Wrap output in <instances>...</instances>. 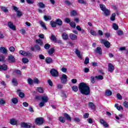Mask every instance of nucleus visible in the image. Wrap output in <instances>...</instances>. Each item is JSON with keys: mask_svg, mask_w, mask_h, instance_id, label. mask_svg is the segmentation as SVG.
Listing matches in <instances>:
<instances>
[{"mask_svg": "<svg viewBox=\"0 0 128 128\" xmlns=\"http://www.w3.org/2000/svg\"><path fill=\"white\" fill-rule=\"evenodd\" d=\"M103 12H104V14L106 16H108L110 14V11L108 8H106L104 11H103Z\"/></svg>", "mask_w": 128, "mask_h": 128, "instance_id": "obj_19", "label": "nucleus"}, {"mask_svg": "<svg viewBox=\"0 0 128 128\" xmlns=\"http://www.w3.org/2000/svg\"><path fill=\"white\" fill-rule=\"evenodd\" d=\"M39 24H40L43 30H48V28H46V24H44V22L42 21H40Z\"/></svg>", "mask_w": 128, "mask_h": 128, "instance_id": "obj_15", "label": "nucleus"}, {"mask_svg": "<svg viewBox=\"0 0 128 128\" xmlns=\"http://www.w3.org/2000/svg\"><path fill=\"white\" fill-rule=\"evenodd\" d=\"M94 52L98 54L100 56H102V50L100 47H97L96 49L94 50Z\"/></svg>", "mask_w": 128, "mask_h": 128, "instance_id": "obj_7", "label": "nucleus"}, {"mask_svg": "<svg viewBox=\"0 0 128 128\" xmlns=\"http://www.w3.org/2000/svg\"><path fill=\"white\" fill-rule=\"evenodd\" d=\"M56 24H58V26H62V21L60 19H57L56 20Z\"/></svg>", "mask_w": 128, "mask_h": 128, "instance_id": "obj_34", "label": "nucleus"}, {"mask_svg": "<svg viewBox=\"0 0 128 128\" xmlns=\"http://www.w3.org/2000/svg\"><path fill=\"white\" fill-rule=\"evenodd\" d=\"M110 20L114 22V20H116V14L114 13L112 14L110 18Z\"/></svg>", "mask_w": 128, "mask_h": 128, "instance_id": "obj_35", "label": "nucleus"}, {"mask_svg": "<svg viewBox=\"0 0 128 128\" xmlns=\"http://www.w3.org/2000/svg\"><path fill=\"white\" fill-rule=\"evenodd\" d=\"M64 118H66V120H72V118H70V116L68 115V114L64 113Z\"/></svg>", "mask_w": 128, "mask_h": 128, "instance_id": "obj_20", "label": "nucleus"}, {"mask_svg": "<svg viewBox=\"0 0 128 128\" xmlns=\"http://www.w3.org/2000/svg\"><path fill=\"white\" fill-rule=\"evenodd\" d=\"M78 2L81 4H86V2L84 0H78Z\"/></svg>", "mask_w": 128, "mask_h": 128, "instance_id": "obj_46", "label": "nucleus"}, {"mask_svg": "<svg viewBox=\"0 0 128 128\" xmlns=\"http://www.w3.org/2000/svg\"><path fill=\"white\" fill-rule=\"evenodd\" d=\"M79 90L82 94L88 96L90 94V88L84 82H81L79 84Z\"/></svg>", "mask_w": 128, "mask_h": 128, "instance_id": "obj_1", "label": "nucleus"}, {"mask_svg": "<svg viewBox=\"0 0 128 128\" xmlns=\"http://www.w3.org/2000/svg\"><path fill=\"white\" fill-rule=\"evenodd\" d=\"M76 56H78V58H82V56H80V51L78 50V49H76V52H75Z\"/></svg>", "mask_w": 128, "mask_h": 128, "instance_id": "obj_42", "label": "nucleus"}, {"mask_svg": "<svg viewBox=\"0 0 128 128\" xmlns=\"http://www.w3.org/2000/svg\"><path fill=\"white\" fill-rule=\"evenodd\" d=\"M61 82L62 84H66L68 82V76L64 74H63L61 78H60Z\"/></svg>", "mask_w": 128, "mask_h": 128, "instance_id": "obj_5", "label": "nucleus"}, {"mask_svg": "<svg viewBox=\"0 0 128 128\" xmlns=\"http://www.w3.org/2000/svg\"><path fill=\"white\" fill-rule=\"evenodd\" d=\"M95 78H96L97 80H104V77L101 75L96 76H95Z\"/></svg>", "mask_w": 128, "mask_h": 128, "instance_id": "obj_53", "label": "nucleus"}, {"mask_svg": "<svg viewBox=\"0 0 128 128\" xmlns=\"http://www.w3.org/2000/svg\"><path fill=\"white\" fill-rule=\"evenodd\" d=\"M90 72V69L88 68H84V72L86 74H87V72Z\"/></svg>", "mask_w": 128, "mask_h": 128, "instance_id": "obj_64", "label": "nucleus"}, {"mask_svg": "<svg viewBox=\"0 0 128 128\" xmlns=\"http://www.w3.org/2000/svg\"><path fill=\"white\" fill-rule=\"evenodd\" d=\"M108 70L110 72H112L114 70V66L112 63H109L108 64Z\"/></svg>", "mask_w": 128, "mask_h": 128, "instance_id": "obj_10", "label": "nucleus"}, {"mask_svg": "<svg viewBox=\"0 0 128 128\" xmlns=\"http://www.w3.org/2000/svg\"><path fill=\"white\" fill-rule=\"evenodd\" d=\"M116 96L118 100H122V95H120V94L119 93L117 94Z\"/></svg>", "mask_w": 128, "mask_h": 128, "instance_id": "obj_55", "label": "nucleus"}, {"mask_svg": "<svg viewBox=\"0 0 128 128\" xmlns=\"http://www.w3.org/2000/svg\"><path fill=\"white\" fill-rule=\"evenodd\" d=\"M12 83L13 84V85L14 86H18V80L16 78H13L12 80Z\"/></svg>", "mask_w": 128, "mask_h": 128, "instance_id": "obj_31", "label": "nucleus"}, {"mask_svg": "<svg viewBox=\"0 0 128 128\" xmlns=\"http://www.w3.org/2000/svg\"><path fill=\"white\" fill-rule=\"evenodd\" d=\"M78 13L76 12V11L74 10H72L71 12V16H77Z\"/></svg>", "mask_w": 128, "mask_h": 128, "instance_id": "obj_37", "label": "nucleus"}, {"mask_svg": "<svg viewBox=\"0 0 128 128\" xmlns=\"http://www.w3.org/2000/svg\"><path fill=\"white\" fill-rule=\"evenodd\" d=\"M14 72L18 76H22V72L20 71V70H14Z\"/></svg>", "mask_w": 128, "mask_h": 128, "instance_id": "obj_33", "label": "nucleus"}, {"mask_svg": "<svg viewBox=\"0 0 128 128\" xmlns=\"http://www.w3.org/2000/svg\"><path fill=\"white\" fill-rule=\"evenodd\" d=\"M38 6L40 8H46V5L44 3L40 2L38 3Z\"/></svg>", "mask_w": 128, "mask_h": 128, "instance_id": "obj_23", "label": "nucleus"}, {"mask_svg": "<svg viewBox=\"0 0 128 128\" xmlns=\"http://www.w3.org/2000/svg\"><path fill=\"white\" fill-rule=\"evenodd\" d=\"M50 48V45L48 44H45L44 48L45 50H48Z\"/></svg>", "mask_w": 128, "mask_h": 128, "instance_id": "obj_45", "label": "nucleus"}, {"mask_svg": "<svg viewBox=\"0 0 128 128\" xmlns=\"http://www.w3.org/2000/svg\"><path fill=\"white\" fill-rule=\"evenodd\" d=\"M10 124H12V126H14L16 124V120L15 119H11L10 120Z\"/></svg>", "mask_w": 128, "mask_h": 128, "instance_id": "obj_28", "label": "nucleus"}, {"mask_svg": "<svg viewBox=\"0 0 128 128\" xmlns=\"http://www.w3.org/2000/svg\"><path fill=\"white\" fill-rule=\"evenodd\" d=\"M36 44H38L40 46H42L44 44V42L40 40V39L36 40Z\"/></svg>", "mask_w": 128, "mask_h": 128, "instance_id": "obj_29", "label": "nucleus"}, {"mask_svg": "<svg viewBox=\"0 0 128 128\" xmlns=\"http://www.w3.org/2000/svg\"><path fill=\"white\" fill-rule=\"evenodd\" d=\"M50 24L52 28H56V22H54V21H51L50 22Z\"/></svg>", "mask_w": 128, "mask_h": 128, "instance_id": "obj_30", "label": "nucleus"}, {"mask_svg": "<svg viewBox=\"0 0 128 128\" xmlns=\"http://www.w3.org/2000/svg\"><path fill=\"white\" fill-rule=\"evenodd\" d=\"M69 24L70 25V26L72 27V28H76V22H70V23Z\"/></svg>", "mask_w": 128, "mask_h": 128, "instance_id": "obj_38", "label": "nucleus"}, {"mask_svg": "<svg viewBox=\"0 0 128 128\" xmlns=\"http://www.w3.org/2000/svg\"><path fill=\"white\" fill-rule=\"evenodd\" d=\"M69 38L72 40H78V36L72 33H70L69 34Z\"/></svg>", "mask_w": 128, "mask_h": 128, "instance_id": "obj_11", "label": "nucleus"}, {"mask_svg": "<svg viewBox=\"0 0 128 128\" xmlns=\"http://www.w3.org/2000/svg\"><path fill=\"white\" fill-rule=\"evenodd\" d=\"M28 83L30 86H32V84H34V80L32 79L31 78H28Z\"/></svg>", "mask_w": 128, "mask_h": 128, "instance_id": "obj_27", "label": "nucleus"}, {"mask_svg": "<svg viewBox=\"0 0 128 128\" xmlns=\"http://www.w3.org/2000/svg\"><path fill=\"white\" fill-rule=\"evenodd\" d=\"M90 82L92 84H94V82H96V81L94 80V76L90 77Z\"/></svg>", "mask_w": 128, "mask_h": 128, "instance_id": "obj_58", "label": "nucleus"}, {"mask_svg": "<svg viewBox=\"0 0 128 128\" xmlns=\"http://www.w3.org/2000/svg\"><path fill=\"white\" fill-rule=\"evenodd\" d=\"M62 38L64 40H68V34H66V32H63L62 34Z\"/></svg>", "mask_w": 128, "mask_h": 128, "instance_id": "obj_16", "label": "nucleus"}, {"mask_svg": "<svg viewBox=\"0 0 128 128\" xmlns=\"http://www.w3.org/2000/svg\"><path fill=\"white\" fill-rule=\"evenodd\" d=\"M34 48L36 50H40V46H38V44L35 45Z\"/></svg>", "mask_w": 128, "mask_h": 128, "instance_id": "obj_62", "label": "nucleus"}, {"mask_svg": "<svg viewBox=\"0 0 128 128\" xmlns=\"http://www.w3.org/2000/svg\"><path fill=\"white\" fill-rule=\"evenodd\" d=\"M21 128H34V126H32V124L30 123H26V122H22L20 124Z\"/></svg>", "mask_w": 128, "mask_h": 128, "instance_id": "obj_2", "label": "nucleus"}, {"mask_svg": "<svg viewBox=\"0 0 128 128\" xmlns=\"http://www.w3.org/2000/svg\"><path fill=\"white\" fill-rule=\"evenodd\" d=\"M11 102L14 104H18V100L16 98H12L11 100Z\"/></svg>", "mask_w": 128, "mask_h": 128, "instance_id": "obj_24", "label": "nucleus"}, {"mask_svg": "<svg viewBox=\"0 0 128 128\" xmlns=\"http://www.w3.org/2000/svg\"><path fill=\"white\" fill-rule=\"evenodd\" d=\"M117 34H118V36H122V34H124V32H122V30H118L117 32Z\"/></svg>", "mask_w": 128, "mask_h": 128, "instance_id": "obj_54", "label": "nucleus"}, {"mask_svg": "<svg viewBox=\"0 0 128 128\" xmlns=\"http://www.w3.org/2000/svg\"><path fill=\"white\" fill-rule=\"evenodd\" d=\"M90 62V58H86L84 62V64H88Z\"/></svg>", "mask_w": 128, "mask_h": 128, "instance_id": "obj_49", "label": "nucleus"}, {"mask_svg": "<svg viewBox=\"0 0 128 128\" xmlns=\"http://www.w3.org/2000/svg\"><path fill=\"white\" fill-rule=\"evenodd\" d=\"M64 20L66 24H70V18H65Z\"/></svg>", "mask_w": 128, "mask_h": 128, "instance_id": "obj_50", "label": "nucleus"}, {"mask_svg": "<svg viewBox=\"0 0 128 128\" xmlns=\"http://www.w3.org/2000/svg\"><path fill=\"white\" fill-rule=\"evenodd\" d=\"M44 20H46V22H48V20H52V16H46L44 15Z\"/></svg>", "mask_w": 128, "mask_h": 128, "instance_id": "obj_22", "label": "nucleus"}, {"mask_svg": "<svg viewBox=\"0 0 128 128\" xmlns=\"http://www.w3.org/2000/svg\"><path fill=\"white\" fill-rule=\"evenodd\" d=\"M54 48H50L48 51V54H49L50 56H52V54H54Z\"/></svg>", "mask_w": 128, "mask_h": 128, "instance_id": "obj_36", "label": "nucleus"}, {"mask_svg": "<svg viewBox=\"0 0 128 128\" xmlns=\"http://www.w3.org/2000/svg\"><path fill=\"white\" fill-rule=\"evenodd\" d=\"M112 26L114 30H118V25L116 24V23L113 24Z\"/></svg>", "mask_w": 128, "mask_h": 128, "instance_id": "obj_39", "label": "nucleus"}, {"mask_svg": "<svg viewBox=\"0 0 128 128\" xmlns=\"http://www.w3.org/2000/svg\"><path fill=\"white\" fill-rule=\"evenodd\" d=\"M18 96L20 98H24V94L22 92H20L18 94Z\"/></svg>", "mask_w": 128, "mask_h": 128, "instance_id": "obj_59", "label": "nucleus"}, {"mask_svg": "<svg viewBox=\"0 0 128 128\" xmlns=\"http://www.w3.org/2000/svg\"><path fill=\"white\" fill-rule=\"evenodd\" d=\"M8 28H10L11 30H16V26L14 25V23L12 22H10L8 23Z\"/></svg>", "mask_w": 128, "mask_h": 128, "instance_id": "obj_9", "label": "nucleus"}, {"mask_svg": "<svg viewBox=\"0 0 128 128\" xmlns=\"http://www.w3.org/2000/svg\"><path fill=\"white\" fill-rule=\"evenodd\" d=\"M88 106L90 108H92V110H94V108H96V106H94V103L92 102H89Z\"/></svg>", "mask_w": 128, "mask_h": 128, "instance_id": "obj_26", "label": "nucleus"}, {"mask_svg": "<svg viewBox=\"0 0 128 128\" xmlns=\"http://www.w3.org/2000/svg\"><path fill=\"white\" fill-rule=\"evenodd\" d=\"M0 8L3 10V12H8V8L4 6H0Z\"/></svg>", "mask_w": 128, "mask_h": 128, "instance_id": "obj_40", "label": "nucleus"}, {"mask_svg": "<svg viewBox=\"0 0 128 128\" xmlns=\"http://www.w3.org/2000/svg\"><path fill=\"white\" fill-rule=\"evenodd\" d=\"M2 70H8V66L5 64L0 65V72Z\"/></svg>", "mask_w": 128, "mask_h": 128, "instance_id": "obj_12", "label": "nucleus"}, {"mask_svg": "<svg viewBox=\"0 0 128 128\" xmlns=\"http://www.w3.org/2000/svg\"><path fill=\"white\" fill-rule=\"evenodd\" d=\"M4 55H2L0 56V62H4Z\"/></svg>", "mask_w": 128, "mask_h": 128, "instance_id": "obj_61", "label": "nucleus"}, {"mask_svg": "<svg viewBox=\"0 0 128 128\" xmlns=\"http://www.w3.org/2000/svg\"><path fill=\"white\" fill-rule=\"evenodd\" d=\"M100 122L102 124H103L104 126H105V128H108V123H106L104 119H100Z\"/></svg>", "mask_w": 128, "mask_h": 128, "instance_id": "obj_14", "label": "nucleus"}, {"mask_svg": "<svg viewBox=\"0 0 128 128\" xmlns=\"http://www.w3.org/2000/svg\"><path fill=\"white\" fill-rule=\"evenodd\" d=\"M17 16H22V12L18 10L16 12Z\"/></svg>", "mask_w": 128, "mask_h": 128, "instance_id": "obj_51", "label": "nucleus"}, {"mask_svg": "<svg viewBox=\"0 0 128 128\" xmlns=\"http://www.w3.org/2000/svg\"><path fill=\"white\" fill-rule=\"evenodd\" d=\"M60 122H62V124H64V122H66V118L64 117L63 116H60L58 118Z\"/></svg>", "mask_w": 128, "mask_h": 128, "instance_id": "obj_25", "label": "nucleus"}, {"mask_svg": "<svg viewBox=\"0 0 128 128\" xmlns=\"http://www.w3.org/2000/svg\"><path fill=\"white\" fill-rule=\"evenodd\" d=\"M20 54H21L22 56H30L32 54L28 52H24L22 50H21L19 52Z\"/></svg>", "mask_w": 128, "mask_h": 128, "instance_id": "obj_8", "label": "nucleus"}, {"mask_svg": "<svg viewBox=\"0 0 128 128\" xmlns=\"http://www.w3.org/2000/svg\"><path fill=\"white\" fill-rule=\"evenodd\" d=\"M101 44H104L106 48H110V43L108 41H106V40L101 39L100 40Z\"/></svg>", "mask_w": 128, "mask_h": 128, "instance_id": "obj_4", "label": "nucleus"}, {"mask_svg": "<svg viewBox=\"0 0 128 128\" xmlns=\"http://www.w3.org/2000/svg\"><path fill=\"white\" fill-rule=\"evenodd\" d=\"M41 100L44 102H48V98L47 96H42L41 98Z\"/></svg>", "mask_w": 128, "mask_h": 128, "instance_id": "obj_17", "label": "nucleus"}, {"mask_svg": "<svg viewBox=\"0 0 128 128\" xmlns=\"http://www.w3.org/2000/svg\"><path fill=\"white\" fill-rule=\"evenodd\" d=\"M46 64H52V59L50 57H48L46 59Z\"/></svg>", "mask_w": 128, "mask_h": 128, "instance_id": "obj_21", "label": "nucleus"}, {"mask_svg": "<svg viewBox=\"0 0 128 128\" xmlns=\"http://www.w3.org/2000/svg\"><path fill=\"white\" fill-rule=\"evenodd\" d=\"M33 82H34V84H40V82L38 81V78H34L33 80Z\"/></svg>", "mask_w": 128, "mask_h": 128, "instance_id": "obj_56", "label": "nucleus"}, {"mask_svg": "<svg viewBox=\"0 0 128 128\" xmlns=\"http://www.w3.org/2000/svg\"><path fill=\"white\" fill-rule=\"evenodd\" d=\"M38 92H40V94H43L44 93V89L42 88H38Z\"/></svg>", "mask_w": 128, "mask_h": 128, "instance_id": "obj_44", "label": "nucleus"}, {"mask_svg": "<svg viewBox=\"0 0 128 128\" xmlns=\"http://www.w3.org/2000/svg\"><path fill=\"white\" fill-rule=\"evenodd\" d=\"M50 38L51 40H53V42H56V38L54 34H52L51 36V37Z\"/></svg>", "mask_w": 128, "mask_h": 128, "instance_id": "obj_43", "label": "nucleus"}, {"mask_svg": "<svg viewBox=\"0 0 128 128\" xmlns=\"http://www.w3.org/2000/svg\"><path fill=\"white\" fill-rule=\"evenodd\" d=\"M8 60L10 62H16V59L13 56H8Z\"/></svg>", "mask_w": 128, "mask_h": 128, "instance_id": "obj_18", "label": "nucleus"}, {"mask_svg": "<svg viewBox=\"0 0 128 128\" xmlns=\"http://www.w3.org/2000/svg\"><path fill=\"white\" fill-rule=\"evenodd\" d=\"M48 82L49 86H52L53 84H52V80H48Z\"/></svg>", "mask_w": 128, "mask_h": 128, "instance_id": "obj_63", "label": "nucleus"}, {"mask_svg": "<svg viewBox=\"0 0 128 128\" xmlns=\"http://www.w3.org/2000/svg\"><path fill=\"white\" fill-rule=\"evenodd\" d=\"M72 90H74V92H78V88L76 86H74L72 87Z\"/></svg>", "mask_w": 128, "mask_h": 128, "instance_id": "obj_47", "label": "nucleus"}, {"mask_svg": "<svg viewBox=\"0 0 128 128\" xmlns=\"http://www.w3.org/2000/svg\"><path fill=\"white\" fill-rule=\"evenodd\" d=\"M112 92L110 90H107L106 92V96H112Z\"/></svg>", "mask_w": 128, "mask_h": 128, "instance_id": "obj_41", "label": "nucleus"}, {"mask_svg": "<svg viewBox=\"0 0 128 128\" xmlns=\"http://www.w3.org/2000/svg\"><path fill=\"white\" fill-rule=\"evenodd\" d=\"M0 52H2V54H8V50L6 48L2 46L0 48Z\"/></svg>", "mask_w": 128, "mask_h": 128, "instance_id": "obj_13", "label": "nucleus"}, {"mask_svg": "<svg viewBox=\"0 0 128 128\" xmlns=\"http://www.w3.org/2000/svg\"><path fill=\"white\" fill-rule=\"evenodd\" d=\"M36 122L38 126H40L44 124V118H38L36 120Z\"/></svg>", "mask_w": 128, "mask_h": 128, "instance_id": "obj_6", "label": "nucleus"}, {"mask_svg": "<svg viewBox=\"0 0 128 128\" xmlns=\"http://www.w3.org/2000/svg\"><path fill=\"white\" fill-rule=\"evenodd\" d=\"M22 61L24 64H28V59L26 58H23L22 59Z\"/></svg>", "mask_w": 128, "mask_h": 128, "instance_id": "obj_48", "label": "nucleus"}, {"mask_svg": "<svg viewBox=\"0 0 128 128\" xmlns=\"http://www.w3.org/2000/svg\"><path fill=\"white\" fill-rule=\"evenodd\" d=\"M100 6L101 10H102V12L104 11L105 10L106 8V6L102 4H100Z\"/></svg>", "mask_w": 128, "mask_h": 128, "instance_id": "obj_32", "label": "nucleus"}, {"mask_svg": "<svg viewBox=\"0 0 128 128\" xmlns=\"http://www.w3.org/2000/svg\"><path fill=\"white\" fill-rule=\"evenodd\" d=\"M6 104V101H4V100L1 99L0 100V104H1L2 106L4 104Z\"/></svg>", "mask_w": 128, "mask_h": 128, "instance_id": "obj_60", "label": "nucleus"}, {"mask_svg": "<svg viewBox=\"0 0 128 128\" xmlns=\"http://www.w3.org/2000/svg\"><path fill=\"white\" fill-rule=\"evenodd\" d=\"M123 106H124V108H128V102L126 101H125L123 102Z\"/></svg>", "mask_w": 128, "mask_h": 128, "instance_id": "obj_52", "label": "nucleus"}, {"mask_svg": "<svg viewBox=\"0 0 128 128\" xmlns=\"http://www.w3.org/2000/svg\"><path fill=\"white\" fill-rule=\"evenodd\" d=\"M90 33L91 34H92V36H96V31L94 30H91L90 31Z\"/></svg>", "mask_w": 128, "mask_h": 128, "instance_id": "obj_57", "label": "nucleus"}, {"mask_svg": "<svg viewBox=\"0 0 128 128\" xmlns=\"http://www.w3.org/2000/svg\"><path fill=\"white\" fill-rule=\"evenodd\" d=\"M50 74L52 76H54V78L58 76V72L54 68H52L50 70Z\"/></svg>", "mask_w": 128, "mask_h": 128, "instance_id": "obj_3", "label": "nucleus"}]
</instances>
